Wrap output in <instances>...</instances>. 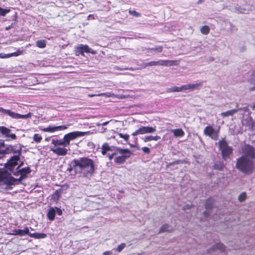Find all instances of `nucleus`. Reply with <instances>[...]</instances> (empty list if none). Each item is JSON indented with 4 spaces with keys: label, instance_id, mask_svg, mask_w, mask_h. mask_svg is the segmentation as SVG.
Here are the masks:
<instances>
[{
    "label": "nucleus",
    "instance_id": "f257e3e1",
    "mask_svg": "<svg viewBox=\"0 0 255 255\" xmlns=\"http://www.w3.org/2000/svg\"><path fill=\"white\" fill-rule=\"evenodd\" d=\"M16 151H18V155L11 157L5 164V168L0 169V186L2 189H7L10 185L18 183L30 172L28 167L20 168V166H18L15 169L19 159L21 148L18 147Z\"/></svg>",
    "mask_w": 255,
    "mask_h": 255
},
{
    "label": "nucleus",
    "instance_id": "f03ea898",
    "mask_svg": "<svg viewBox=\"0 0 255 255\" xmlns=\"http://www.w3.org/2000/svg\"><path fill=\"white\" fill-rule=\"evenodd\" d=\"M242 155L237 159L236 167L246 174H251L255 169L254 159H255V148L246 145L242 148Z\"/></svg>",
    "mask_w": 255,
    "mask_h": 255
},
{
    "label": "nucleus",
    "instance_id": "7ed1b4c3",
    "mask_svg": "<svg viewBox=\"0 0 255 255\" xmlns=\"http://www.w3.org/2000/svg\"><path fill=\"white\" fill-rule=\"evenodd\" d=\"M73 167L77 173L81 174L83 176L88 177L94 173L95 168L92 159L82 157L73 160Z\"/></svg>",
    "mask_w": 255,
    "mask_h": 255
},
{
    "label": "nucleus",
    "instance_id": "20e7f679",
    "mask_svg": "<svg viewBox=\"0 0 255 255\" xmlns=\"http://www.w3.org/2000/svg\"><path fill=\"white\" fill-rule=\"evenodd\" d=\"M131 154V152L128 149L117 148V155L114 158V161L118 164H124Z\"/></svg>",
    "mask_w": 255,
    "mask_h": 255
},
{
    "label": "nucleus",
    "instance_id": "39448f33",
    "mask_svg": "<svg viewBox=\"0 0 255 255\" xmlns=\"http://www.w3.org/2000/svg\"><path fill=\"white\" fill-rule=\"evenodd\" d=\"M219 145L222 152L223 158L225 160H226L229 156L232 153V148L229 146L226 141L224 139L219 141Z\"/></svg>",
    "mask_w": 255,
    "mask_h": 255
},
{
    "label": "nucleus",
    "instance_id": "423d86ee",
    "mask_svg": "<svg viewBox=\"0 0 255 255\" xmlns=\"http://www.w3.org/2000/svg\"><path fill=\"white\" fill-rule=\"evenodd\" d=\"M156 131V127L140 126L137 130L131 133V135L151 133Z\"/></svg>",
    "mask_w": 255,
    "mask_h": 255
},
{
    "label": "nucleus",
    "instance_id": "0eeeda50",
    "mask_svg": "<svg viewBox=\"0 0 255 255\" xmlns=\"http://www.w3.org/2000/svg\"><path fill=\"white\" fill-rule=\"evenodd\" d=\"M88 133V132H83L79 131L71 132L65 134L63 137V139L66 140L67 144H68L69 145L71 140H74L78 137L84 136Z\"/></svg>",
    "mask_w": 255,
    "mask_h": 255
},
{
    "label": "nucleus",
    "instance_id": "6e6552de",
    "mask_svg": "<svg viewBox=\"0 0 255 255\" xmlns=\"http://www.w3.org/2000/svg\"><path fill=\"white\" fill-rule=\"evenodd\" d=\"M204 133L205 135L209 136L212 139L216 140L219 136V130L214 128L211 126H208L204 128Z\"/></svg>",
    "mask_w": 255,
    "mask_h": 255
},
{
    "label": "nucleus",
    "instance_id": "1a4fd4ad",
    "mask_svg": "<svg viewBox=\"0 0 255 255\" xmlns=\"http://www.w3.org/2000/svg\"><path fill=\"white\" fill-rule=\"evenodd\" d=\"M70 125H62L59 126H49L47 128H42L41 130L44 132L53 133L57 131L64 130L67 129L68 127Z\"/></svg>",
    "mask_w": 255,
    "mask_h": 255
},
{
    "label": "nucleus",
    "instance_id": "9d476101",
    "mask_svg": "<svg viewBox=\"0 0 255 255\" xmlns=\"http://www.w3.org/2000/svg\"><path fill=\"white\" fill-rule=\"evenodd\" d=\"M56 213L59 216L62 214V210L58 207H51L49 208L47 213V217L50 221H53L55 219Z\"/></svg>",
    "mask_w": 255,
    "mask_h": 255
},
{
    "label": "nucleus",
    "instance_id": "9b49d317",
    "mask_svg": "<svg viewBox=\"0 0 255 255\" xmlns=\"http://www.w3.org/2000/svg\"><path fill=\"white\" fill-rule=\"evenodd\" d=\"M7 112V115L9 116L12 118L15 119H26L31 118V113H29L28 114L26 115H20L17 113H16L15 112H12L10 110H9Z\"/></svg>",
    "mask_w": 255,
    "mask_h": 255
},
{
    "label": "nucleus",
    "instance_id": "f8f14e48",
    "mask_svg": "<svg viewBox=\"0 0 255 255\" xmlns=\"http://www.w3.org/2000/svg\"><path fill=\"white\" fill-rule=\"evenodd\" d=\"M77 49L78 51L80 53L82 54V55L83 54L84 52L90 53H92L93 54H95L96 53V52L95 51H94L93 49H92L91 48H90L87 45H83V44L79 45L77 47Z\"/></svg>",
    "mask_w": 255,
    "mask_h": 255
},
{
    "label": "nucleus",
    "instance_id": "ddd939ff",
    "mask_svg": "<svg viewBox=\"0 0 255 255\" xmlns=\"http://www.w3.org/2000/svg\"><path fill=\"white\" fill-rule=\"evenodd\" d=\"M157 64L159 66H171L178 64L177 61L159 60L157 61Z\"/></svg>",
    "mask_w": 255,
    "mask_h": 255
},
{
    "label": "nucleus",
    "instance_id": "4468645a",
    "mask_svg": "<svg viewBox=\"0 0 255 255\" xmlns=\"http://www.w3.org/2000/svg\"><path fill=\"white\" fill-rule=\"evenodd\" d=\"M51 150L54 153L57 154L58 155L64 156L67 154L68 150L64 147H60L57 146L51 148Z\"/></svg>",
    "mask_w": 255,
    "mask_h": 255
},
{
    "label": "nucleus",
    "instance_id": "2eb2a0df",
    "mask_svg": "<svg viewBox=\"0 0 255 255\" xmlns=\"http://www.w3.org/2000/svg\"><path fill=\"white\" fill-rule=\"evenodd\" d=\"M29 229L27 227L25 228L23 230L18 229L14 230L12 231V233L10 234L12 235H19L20 236L28 235L30 234Z\"/></svg>",
    "mask_w": 255,
    "mask_h": 255
},
{
    "label": "nucleus",
    "instance_id": "dca6fc26",
    "mask_svg": "<svg viewBox=\"0 0 255 255\" xmlns=\"http://www.w3.org/2000/svg\"><path fill=\"white\" fill-rule=\"evenodd\" d=\"M4 146V142L0 140V158L5 153V151H16V150H14L13 147L11 146L8 147L7 150L2 149Z\"/></svg>",
    "mask_w": 255,
    "mask_h": 255
},
{
    "label": "nucleus",
    "instance_id": "f3484780",
    "mask_svg": "<svg viewBox=\"0 0 255 255\" xmlns=\"http://www.w3.org/2000/svg\"><path fill=\"white\" fill-rule=\"evenodd\" d=\"M52 143L55 146V147H57L59 145L63 146L64 147L68 146L66 140L63 139L59 140L52 139Z\"/></svg>",
    "mask_w": 255,
    "mask_h": 255
},
{
    "label": "nucleus",
    "instance_id": "a211bd4d",
    "mask_svg": "<svg viewBox=\"0 0 255 255\" xmlns=\"http://www.w3.org/2000/svg\"><path fill=\"white\" fill-rule=\"evenodd\" d=\"M171 131L175 137H181L185 134L184 131L181 128H177L171 129Z\"/></svg>",
    "mask_w": 255,
    "mask_h": 255
},
{
    "label": "nucleus",
    "instance_id": "6ab92c4d",
    "mask_svg": "<svg viewBox=\"0 0 255 255\" xmlns=\"http://www.w3.org/2000/svg\"><path fill=\"white\" fill-rule=\"evenodd\" d=\"M160 138V137L158 135H148V136H145L143 137H142L141 139L143 140V141L145 142L151 141V140H154L157 141L159 140Z\"/></svg>",
    "mask_w": 255,
    "mask_h": 255
},
{
    "label": "nucleus",
    "instance_id": "aec40b11",
    "mask_svg": "<svg viewBox=\"0 0 255 255\" xmlns=\"http://www.w3.org/2000/svg\"><path fill=\"white\" fill-rule=\"evenodd\" d=\"M29 236L30 237L33 238L34 239H44L47 237L46 234L44 233H30Z\"/></svg>",
    "mask_w": 255,
    "mask_h": 255
},
{
    "label": "nucleus",
    "instance_id": "412c9836",
    "mask_svg": "<svg viewBox=\"0 0 255 255\" xmlns=\"http://www.w3.org/2000/svg\"><path fill=\"white\" fill-rule=\"evenodd\" d=\"M22 53H23L22 50H18L15 52H13V53H11L10 54H7L6 55H4V56H1V55L0 54V57L1 58H9V57H12V56H17L21 55L22 54Z\"/></svg>",
    "mask_w": 255,
    "mask_h": 255
},
{
    "label": "nucleus",
    "instance_id": "4be33fe9",
    "mask_svg": "<svg viewBox=\"0 0 255 255\" xmlns=\"http://www.w3.org/2000/svg\"><path fill=\"white\" fill-rule=\"evenodd\" d=\"M173 230V228L168 224L163 225L159 230V233L165 232H170Z\"/></svg>",
    "mask_w": 255,
    "mask_h": 255
},
{
    "label": "nucleus",
    "instance_id": "5701e85b",
    "mask_svg": "<svg viewBox=\"0 0 255 255\" xmlns=\"http://www.w3.org/2000/svg\"><path fill=\"white\" fill-rule=\"evenodd\" d=\"M102 153L103 155H105L108 151L111 150V147L109 146L107 143H105L102 146Z\"/></svg>",
    "mask_w": 255,
    "mask_h": 255
},
{
    "label": "nucleus",
    "instance_id": "b1692460",
    "mask_svg": "<svg viewBox=\"0 0 255 255\" xmlns=\"http://www.w3.org/2000/svg\"><path fill=\"white\" fill-rule=\"evenodd\" d=\"M250 10V5L246 4L244 7H241L237 9L238 12L242 13H246L249 12Z\"/></svg>",
    "mask_w": 255,
    "mask_h": 255
},
{
    "label": "nucleus",
    "instance_id": "393cba45",
    "mask_svg": "<svg viewBox=\"0 0 255 255\" xmlns=\"http://www.w3.org/2000/svg\"><path fill=\"white\" fill-rule=\"evenodd\" d=\"M46 45V41L45 40H39L36 42V46L40 48H43Z\"/></svg>",
    "mask_w": 255,
    "mask_h": 255
},
{
    "label": "nucleus",
    "instance_id": "a878e982",
    "mask_svg": "<svg viewBox=\"0 0 255 255\" xmlns=\"http://www.w3.org/2000/svg\"><path fill=\"white\" fill-rule=\"evenodd\" d=\"M210 28L209 26L204 25L200 29L201 32L204 35H207L210 32Z\"/></svg>",
    "mask_w": 255,
    "mask_h": 255
},
{
    "label": "nucleus",
    "instance_id": "bb28decb",
    "mask_svg": "<svg viewBox=\"0 0 255 255\" xmlns=\"http://www.w3.org/2000/svg\"><path fill=\"white\" fill-rule=\"evenodd\" d=\"M167 91L169 92H182V86H181V87H177V86L172 87L170 88H169L167 90Z\"/></svg>",
    "mask_w": 255,
    "mask_h": 255
},
{
    "label": "nucleus",
    "instance_id": "cd10ccee",
    "mask_svg": "<svg viewBox=\"0 0 255 255\" xmlns=\"http://www.w3.org/2000/svg\"><path fill=\"white\" fill-rule=\"evenodd\" d=\"M237 112V110H229V111H228L227 112L222 113L221 114V115L223 117H228V116H232L235 113H236Z\"/></svg>",
    "mask_w": 255,
    "mask_h": 255
},
{
    "label": "nucleus",
    "instance_id": "c85d7f7f",
    "mask_svg": "<svg viewBox=\"0 0 255 255\" xmlns=\"http://www.w3.org/2000/svg\"><path fill=\"white\" fill-rule=\"evenodd\" d=\"M157 61H150L149 62L143 63L142 65V66L143 68H145V67H146L147 66H156V65H157Z\"/></svg>",
    "mask_w": 255,
    "mask_h": 255
},
{
    "label": "nucleus",
    "instance_id": "c756f323",
    "mask_svg": "<svg viewBox=\"0 0 255 255\" xmlns=\"http://www.w3.org/2000/svg\"><path fill=\"white\" fill-rule=\"evenodd\" d=\"M10 130L4 127H0V132L3 134L7 135L10 132Z\"/></svg>",
    "mask_w": 255,
    "mask_h": 255
},
{
    "label": "nucleus",
    "instance_id": "7c9ffc66",
    "mask_svg": "<svg viewBox=\"0 0 255 255\" xmlns=\"http://www.w3.org/2000/svg\"><path fill=\"white\" fill-rule=\"evenodd\" d=\"M10 11L9 8H2L0 7V16H5L6 14L8 13Z\"/></svg>",
    "mask_w": 255,
    "mask_h": 255
},
{
    "label": "nucleus",
    "instance_id": "2f4dec72",
    "mask_svg": "<svg viewBox=\"0 0 255 255\" xmlns=\"http://www.w3.org/2000/svg\"><path fill=\"white\" fill-rule=\"evenodd\" d=\"M202 85V84L201 83L190 84L191 91L196 90V89H198L199 88V87H201Z\"/></svg>",
    "mask_w": 255,
    "mask_h": 255
},
{
    "label": "nucleus",
    "instance_id": "473e14b6",
    "mask_svg": "<svg viewBox=\"0 0 255 255\" xmlns=\"http://www.w3.org/2000/svg\"><path fill=\"white\" fill-rule=\"evenodd\" d=\"M118 135L120 136V137L124 139V140L126 141H128L129 139V135L128 134H123L122 133H118Z\"/></svg>",
    "mask_w": 255,
    "mask_h": 255
},
{
    "label": "nucleus",
    "instance_id": "72a5a7b5",
    "mask_svg": "<svg viewBox=\"0 0 255 255\" xmlns=\"http://www.w3.org/2000/svg\"><path fill=\"white\" fill-rule=\"evenodd\" d=\"M246 193L245 192H243L239 195L238 199L240 202H243L246 199Z\"/></svg>",
    "mask_w": 255,
    "mask_h": 255
},
{
    "label": "nucleus",
    "instance_id": "f704fd0d",
    "mask_svg": "<svg viewBox=\"0 0 255 255\" xmlns=\"http://www.w3.org/2000/svg\"><path fill=\"white\" fill-rule=\"evenodd\" d=\"M98 96H106L107 97H114L115 96V94L111 93H101L97 95Z\"/></svg>",
    "mask_w": 255,
    "mask_h": 255
},
{
    "label": "nucleus",
    "instance_id": "c9c22d12",
    "mask_svg": "<svg viewBox=\"0 0 255 255\" xmlns=\"http://www.w3.org/2000/svg\"><path fill=\"white\" fill-rule=\"evenodd\" d=\"M33 139L36 142H39L42 139V137L38 134H35L33 136Z\"/></svg>",
    "mask_w": 255,
    "mask_h": 255
},
{
    "label": "nucleus",
    "instance_id": "e433bc0d",
    "mask_svg": "<svg viewBox=\"0 0 255 255\" xmlns=\"http://www.w3.org/2000/svg\"><path fill=\"white\" fill-rule=\"evenodd\" d=\"M182 91H191L190 84H187L182 86Z\"/></svg>",
    "mask_w": 255,
    "mask_h": 255
},
{
    "label": "nucleus",
    "instance_id": "4c0bfd02",
    "mask_svg": "<svg viewBox=\"0 0 255 255\" xmlns=\"http://www.w3.org/2000/svg\"><path fill=\"white\" fill-rule=\"evenodd\" d=\"M216 248L217 249L220 250L222 251H223L225 250V247L222 243H218L216 245Z\"/></svg>",
    "mask_w": 255,
    "mask_h": 255
},
{
    "label": "nucleus",
    "instance_id": "58836bf2",
    "mask_svg": "<svg viewBox=\"0 0 255 255\" xmlns=\"http://www.w3.org/2000/svg\"><path fill=\"white\" fill-rule=\"evenodd\" d=\"M126 247V244L125 243H122L119 245L117 248V251L119 252L122 251Z\"/></svg>",
    "mask_w": 255,
    "mask_h": 255
},
{
    "label": "nucleus",
    "instance_id": "ea45409f",
    "mask_svg": "<svg viewBox=\"0 0 255 255\" xmlns=\"http://www.w3.org/2000/svg\"><path fill=\"white\" fill-rule=\"evenodd\" d=\"M224 167V165L222 163L216 164L215 165V168L218 169L219 170H221L223 169Z\"/></svg>",
    "mask_w": 255,
    "mask_h": 255
},
{
    "label": "nucleus",
    "instance_id": "a19ab883",
    "mask_svg": "<svg viewBox=\"0 0 255 255\" xmlns=\"http://www.w3.org/2000/svg\"><path fill=\"white\" fill-rule=\"evenodd\" d=\"M151 50L158 52H161L162 50V47L161 46H158L151 49Z\"/></svg>",
    "mask_w": 255,
    "mask_h": 255
},
{
    "label": "nucleus",
    "instance_id": "79ce46f5",
    "mask_svg": "<svg viewBox=\"0 0 255 255\" xmlns=\"http://www.w3.org/2000/svg\"><path fill=\"white\" fill-rule=\"evenodd\" d=\"M142 150L145 153H147V154H148L150 153V149L147 147H146V146H144V147H143L142 148Z\"/></svg>",
    "mask_w": 255,
    "mask_h": 255
},
{
    "label": "nucleus",
    "instance_id": "37998d69",
    "mask_svg": "<svg viewBox=\"0 0 255 255\" xmlns=\"http://www.w3.org/2000/svg\"><path fill=\"white\" fill-rule=\"evenodd\" d=\"M114 97H116V98H117L118 99H123L126 98L127 96L125 95H115Z\"/></svg>",
    "mask_w": 255,
    "mask_h": 255
},
{
    "label": "nucleus",
    "instance_id": "c03bdc74",
    "mask_svg": "<svg viewBox=\"0 0 255 255\" xmlns=\"http://www.w3.org/2000/svg\"><path fill=\"white\" fill-rule=\"evenodd\" d=\"M116 155H117V150L115 151V152L111 154H108V156H109V159L111 160L112 158H114V156H116Z\"/></svg>",
    "mask_w": 255,
    "mask_h": 255
},
{
    "label": "nucleus",
    "instance_id": "a18cd8bd",
    "mask_svg": "<svg viewBox=\"0 0 255 255\" xmlns=\"http://www.w3.org/2000/svg\"><path fill=\"white\" fill-rule=\"evenodd\" d=\"M7 137H10L11 139H14L16 138V135L14 133L7 134L6 135Z\"/></svg>",
    "mask_w": 255,
    "mask_h": 255
},
{
    "label": "nucleus",
    "instance_id": "49530a36",
    "mask_svg": "<svg viewBox=\"0 0 255 255\" xmlns=\"http://www.w3.org/2000/svg\"><path fill=\"white\" fill-rule=\"evenodd\" d=\"M8 111V110H5L2 108H0V112L7 114V111Z\"/></svg>",
    "mask_w": 255,
    "mask_h": 255
},
{
    "label": "nucleus",
    "instance_id": "de8ad7c7",
    "mask_svg": "<svg viewBox=\"0 0 255 255\" xmlns=\"http://www.w3.org/2000/svg\"><path fill=\"white\" fill-rule=\"evenodd\" d=\"M129 12H130L131 14H133V15H135L136 16H139V15L137 12H136L135 11H134V10H133V11H131V10H130V11H129Z\"/></svg>",
    "mask_w": 255,
    "mask_h": 255
},
{
    "label": "nucleus",
    "instance_id": "09e8293b",
    "mask_svg": "<svg viewBox=\"0 0 255 255\" xmlns=\"http://www.w3.org/2000/svg\"><path fill=\"white\" fill-rule=\"evenodd\" d=\"M112 253L111 251H106L103 253V255H111Z\"/></svg>",
    "mask_w": 255,
    "mask_h": 255
},
{
    "label": "nucleus",
    "instance_id": "8fccbe9b",
    "mask_svg": "<svg viewBox=\"0 0 255 255\" xmlns=\"http://www.w3.org/2000/svg\"><path fill=\"white\" fill-rule=\"evenodd\" d=\"M118 69H120V70H127V69H129V70H133V68H123V69H119V68H118Z\"/></svg>",
    "mask_w": 255,
    "mask_h": 255
},
{
    "label": "nucleus",
    "instance_id": "3c124183",
    "mask_svg": "<svg viewBox=\"0 0 255 255\" xmlns=\"http://www.w3.org/2000/svg\"><path fill=\"white\" fill-rule=\"evenodd\" d=\"M109 122H104L103 123V124H102L101 125L102 126H106L107 125H108V124L109 123Z\"/></svg>",
    "mask_w": 255,
    "mask_h": 255
},
{
    "label": "nucleus",
    "instance_id": "603ef678",
    "mask_svg": "<svg viewBox=\"0 0 255 255\" xmlns=\"http://www.w3.org/2000/svg\"><path fill=\"white\" fill-rule=\"evenodd\" d=\"M10 28H11V26H8V27H6L5 28V29H6V30H8L10 29Z\"/></svg>",
    "mask_w": 255,
    "mask_h": 255
},
{
    "label": "nucleus",
    "instance_id": "864d4df0",
    "mask_svg": "<svg viewBox=\"0 0 255 255\" xmlns=\"http://www.w3.org/2000/svg\"><path fill=\"white\" fill-rule=\"evenodd\" d=\"M90 97H93V96H94V95H90Z\"/></svg>",
    "mask_w": 255,
    "mask_h": 255
},
{
    "label": "nucleus",
    "instance_id": "5fc2aeb1",
    "mask_svg": "<svg viewBox=\"0 0 255 255\" xmlns=\"http://www.w3.org/2000/svg\"><path fill=\"white\" fill-rule=\"evenodd\" d=\"M254 81V82H255V80Z\"/></svg>",
    "mask_w": 255,
    "mask_h": 255
}]
</instances>
